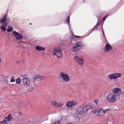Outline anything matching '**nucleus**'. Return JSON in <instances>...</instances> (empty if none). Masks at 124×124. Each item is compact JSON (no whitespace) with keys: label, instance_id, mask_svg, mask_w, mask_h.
Returning a JSON list of instances; mask_svg holds the SVG:
<instances>
[{"label":"nucleus","instance_id":"9d476101","mask_svg":"<svg viewBox=\"0 0 124 124\" xmlns=\"http://www.w3.org/2000/svg\"><path fill=\"white\" fill-rule=\"evenodd\" d=\"M60 76L62 79L66 82H69L70 80L69 76L64 72H62L60 73Z\"/></svg>","mask_w":124,"mask_h":124},{"label":"nucleus","instance_id":"20e7f679","mask_svg":"<svg viewBox=\"0 0 124 124\" xmlns=\"http://www.w3.org/2000/svg\"><path fill=\"white\" fill-rule=\"evenodd\" d=\"M117 96L115 93H109L107 95L106 99L111 103L115 102L117 101Z\"/></svg>","mask_w":124,"mask_h":124},{"label":"nucleus","instance_id":"39448f33","mask_svg":"<svg viewBox=\"0 0 124 124\" xmlns=\"http://www.w3.org/2000/svg\"><path fill=\"white\" fill-rule=\"evenodd\" d=\"M85 44L82 42H78L72 48V51L76 52L78 50L82 48L85 46Z\"/></svg>","mask_w":124,"mask_h":124},{"label":"nucleus","instance_id":"b1692460","mask_svg":"<svg viewBox=\"0 0 124 124\" xmlns=\"http://www.w3.org/2000/svg\"><path fill=\"white\" fill-rule=\"evenodd\" d=\"M57 104L58 103L57 102H56L55 101H54L51 102L52 105L55 107H57Z\"/></svg>","mask_w":124,"mask_h":124},{"label":"nucleus","instance_id":"1a4fd4ad","mask_svg":"<svg viewBox=\"0 0 124 124\" xmlns=\"http://www.w3.org/2000/svg\"><path fill=\"white\" fill-rule=\"evenodd\" d=\"M7 14L3 15L0 18V23L1 24H8L9 22V18L7 16Z\"/></svg>","mask_w":124,"mask_h":124},{"label":"nucleus","instance_id":"f8f14e48","mask_svg":"<svg viewBox=\"0 0 124 124\" xmlns=\"http://www.w3.org/2000/svg\"><path fill=\"white\" fill-rule=\"evenodd\" d=\"M76 62L79 65H82L84 64V60L82 57L78 55L74 56Z\"/></svg>","mask_w":124,"mask_h":124},{"label":"nucleus","instance_id":"f3484780","mask_svg":"<svg viewBox=\"0 0 124 124\" xmlns=\"http://www.w3.org/2000/svg\"><path fill=\"white\" fill-rule=\"evenodd\" d=\"M112 49V47L111 45L109 44H107L104 48L105 52H109L110 50Z\"/></svg>","mask_w":124,"mask_h":124},{"label":"nucleus","instance_id":"dca6fc26","mask_svg":"<svg viewBox=\"0 0 124 124\" xmlns=\"http://www.w3.org/2000/svg\"><path fill=\"white\" fill-rule=\"evenodd\" d=\"M33 78L34 80H37L39 81L44 79V78L40 75H36L34 76Z\"/></svg>","mask_w":124,"mask_h":124},{"label":"nucleus","instance_id":"e433bc0d","mask_svg":"<svg viewBox=\"0 0 124 124\" xmlns=\"http://www.w3.org/2000/svg\"><path fill=\"white\" fill-rule=\"evenodd\" d=\"M19 113L20 114H21V113Z\"/></svg>","mask_w":124,"mask_h":124},{"label":"nucleus","instance_id":"72a5a7b5","mask_svg":"<svg viewBox=\"0 0 124 124\" xmlns=\"http://www.w3.org/2000/svg\"><path fill=\"white\" fill-rule=\"evenodd\" d=\"M107 15H106L105 17H105V18H106V17H107Z\"/></svg>","mask_w":124,"mask_h":124},{"label":"nucleus","instance_id":"bb28decb","mask_svg":"<svg viewBox=\"0 0 124 124\" xmlns=\"http://www.w3.org/2000/svg\"><path fill=\"white\" fill-rule=\"evenodd\" d=\"M61 121L60 120L54 122L53 123H52L51 124H60Z\"/></svg>","mask_w":124,"mask_h":124},{"label":"nucleus","instance_id":"6e6552de","mask_svg":"<svg viewBox=\"0 0 124 124\" xmlns=\"http://www.w3.org/2000/svg\"><path fill=\"white\" fill-rule=\"evenodd\" d=\"M121 76L122 75L120 73H115L109 75L108 76V78L109 80L111 81L113 79L120 78Z\"/></svg>","mask_w":124,"mask_h":124},{"label":"nucleus","instance_id":"7ed1b4c3","mask_svg":"<svg viewBox=\"0 0 124 124\" xmlns=\"http://www.w3.org/2000/svg\"><path fill=\"white\" fill-rule=\"evenodd\" d=\"M109 110V109H107L104 110L101 108H97L93 111V112L97 116H105V113H107Z\"/></svg>","mask_w":124,"mask_h":124},{"label":"nucleus","instance_id":"0eeeda50","mask_svg":"<svg viewBox=\"0 0 124 124\" xmlns=\"http://www.w3.org/2000/svg\"><path fill=\"white\" fill-rule=\"evenodd\" d=\"M62 50L60 48L55 47L53 53V55H55L58 58H60L62 56Z\"/></svg>","mask_w":124,"mask_h":124},{"label":"nucleus","instance_id":"aec40b11","mask_svg":"<svg viewBox=\"0 0 124 124\" xmlns=\"http://www.w3.org/2000/svg\"><path fill=\"white\" fill-rule=\"evenodd\" d=\"M8 24H3L1 27V30L3 31H5L6 30V28L7 26V25Z\"/></svg>","mask_w":124,"mask_h":124},{"label":"nucleus","instance_id":"412c9836","mask_svg":"<svg viewBox=\"0 0 124 124\" xmlns=\"http://www.w3.org/2000/svg\"><path fill=\"white\" fill-rule=\"evenodd\" d=\"M97 17V19H98V22H97V24H96V26H95V27H94V28L93 29H92V30H90L89 32H88L89 33V34H90L91 33V32H92V31L95 29V28L98 25H99V24H100L101 23L99 22V17Z\"/></svg>","mask_w":124,"mask_h":124},{"label":"nucleus","instance_id":"393cba45","mask_svg":"<svg viewBox=\"0 0 124 124\" xmlns=\"http://www.w3.org/2000/svg\"><path fill=\"white\" fill-rule=\"evenodd\" d=\"M63 104L61 103H58L57 104V106L56 107L58 108H60L62 107L63 106Z\"/></svg>","mask_w":124,"mask_h":124},{"label":"nucleus","instance_id":"473e14b6","mask_svg":"<svg viewBox=\"0 0 124 124\" xmlns=\"http://www.w3.org/2000/svg\"><path fill=\"white\" fill-rule=\"evenodd\" d=\"M106 19L105 17H104V18H103L102 19V20H105V19Z\"/></svg>","mask_w":124,"mask_h":124},{"label":"nucleus","instance_id":"2f4dec72","mask_svg":"<svg viewBox=\"0 0 124 124\" xmlns=\"http://www.w3.org/2000/svg\"><path fill=\"white\" fill-rule=\"evenodd\" d=\"M74 36H75V37H76L77 38H79L81 37H80V36H77L74 35Z\"/></svg>","mask_w":124,"mask_h":124},{"label":"nucleus","instance_id":"c85d7f7f","mask_svg":"<svg viewBox=\"0 0 124 124\" xmlns=\"http://www.w3.org/2000/svg\"><path fill=\"white\" fill-rule=\"evenodd\" d=\"M15 81V80L14 79V77H12L10 80V82H14Z\"/></svg>","mask_w":124,"mask_h":124},{"label":"nucleus","instance_id":"7c9ffc66","mask_svg":"<svg viewBox=\"0 0 124 124\" xmlns=\"http://www.w3.org/2000/svg\"><path fill=\"white\" fill-rule=\"evenodd\" d=\"M101 27H102L101 29H102V31L103 36L104 38H105V35H104V31L103 30V28H102V24L101 25Z\"/></svg>","mask_w":124,"mask_h":124},{"label":"nucleus","instance_id":"2eb2a0df","mask_svg":"<svg viewBox=\"0 0 124 124\" xmlns=\"http://www.w3.org/2000/svg\"><path fill=\"white\" fill-rule=\"evenodd\" d=\"M113 93L115 94L116 95L117 93V95H120L121 93V89L119 88H116L113 89L112 90Z\"/></svg>","mask_w":124,"mask_h":124},{"label":"nucleus","instance_id":"f03ea898","mask_svg":"<svg viewBox=\"0 0 124 124\" xmlns=\"http://www.w3.org/2000/svg\"><path fill=\"white\" fill-rule=\"evenodd\" d=\"M89 106H85L83 105L79 106L76 109V114L79 116L83 115L90 109Z\"/></svg>","mask_w":124,"mask_h":124},{"label":"nucleus","instance_id":"9b49d317","mask_svg":"<svg viewBox=\"0 0 124 124\" xmlns=\"http://www.w3.org/2000/svg\"><path fill=\"white\" fill-rule=\"evenodd\" d=\"M12 118L11 114H10L8 116L5 117L3 120L0 122V124H6L7 121H11Z\"/></svg>","mask_w":124,"mask_h":124},{"label":"nucleus","instance_id":"a211bd4d","mask_svg":"<svg viewBox=\"0 0 124 124\" xmlns=\"http://www.w3.org/2000/svg\"><path fill=\"white\" fill-rule=\"evenodd\" d=\"M73 37H71L69 39H67L65 41V42L66 44H68V45H70L72 43V41Z\"/></svg>","mask_w":124,"mask_h":124},{"label":"nucleus","instance_id":"f704fd0d","mask_svg":"<svg viewBox=\"0 0 124 124\" xmlns=\"http://www.w3.org/2000/svg\"><path fill=\"white\" fill-rule=\"evenodd\" d=\"M17 62V63H19V62Z\"/></svg>","mask_w":124,"mask_h":124},{"label":"nucleus","instance_id":"a878e982","mask_svg":"<svg viewBox=\"0 0 124 124\" xmlns=\"http://www.w3.org/2000/svg\"><path fill=\"white\" fill-rule=\"evenodd\" d=\"M21 81V80L19 78H17L16 80V83L18 84H19Z\"/></svg>","mask_w":124,"mask_h":124},{"label":"nucleus","instance_id":"ddd939ff","mask_svg":"<svg viewBox=\"0 0 124 124\" xmlns=\"http://www.w3.org/2000/svg\"><path fill=\"white\" fill-rule=\"evenodd\" d=\"M77 102L76 101L73 100L72 101H70L67 102L66 106L68 108H71L75 105H77Z\"/></svg>","mask_w":124,"mask_h":124},{"label":"nucleus","instance_id":"4be33fe9","mask_svg":"<svg viewBox=\"0 0 124 124\" xmlns=\"http://www.w3.org/2000/svg\"><path fill=\"white\" fill-rule=\"evenodd\" d=\"M70 17L69 16H68V17H67L66 19V20L65 21V23H66L67 24H68L69 25V28L70 30V25L69 24L70 23Z\"/></svg>","mask_w":124,"mask_h":124},{"label":"nucleus","instance_id":"6ab92c4d","mask_svg":"<svg viewBox=\"0 0 124 124\" xmlns=\"http://www.w3.org/2000/svg\"><path fill=\"white\" fill-rule=\"evenodd\" d=\"M36 49L38 51L43 50L45 49L44 47L39 46H37L35 47Z\"/></svg>","mask_w":124,"mask_h":124},{"label":"nucleus","instance_id":"c756f323","mask_svg":"<svg viewBox=\"0 0 124 124\" xmlns=\"http://www.w3.org/2000/svg\"><path fill=\"white\" fill-rule=\"evenodd\" d=\"M98 99H95L94 100V102L96 104H97L98 103Z\"/></svg>","mask_w":124,"mask_h":124},{"label":"nucleus","instance_id":"f257e3e1","mask_svg":"<svg viewBox=\"0 0 124 124\" xmlns=\"http://www.w3.org/2000/svg\"><path fill=\"white\" fill-rule=\"evenodd\" d=\"M23 85L26 87L29 92L33 91L35 88V85L33 82H31L29 78H24L22 80Z\"/></svg>","mask_w":124,"mask_h":124},{"label":"nucleus","instance_id":"4468645a","mask_svg":"<svg viewBox=\"0 0 124 124\" xmlns=\"http://www.w3.org/2000/svg\"><path fill=\"white\" fill-rule=\"evenodd\" d=\"M13 34L14 36L17 40H20L22 38V35L17 32L14 31L13 32Z\"/></svg>","mask_w":124,"mask_h":124},{"label":"nucleus","instance_id":"5701e85b","mask_svg":"<svg viewBox=\"0 0 124 124\" xmlns=\"http://www.w3.org/2000/svg\"><path fill=\"white\" fill-rule=\"evenodd\" d=\"M13 29V28L11 26L8 27L7 29V31L8 32H10Z\"/></svg>","mask_w":124,"mask_h":124},{"label":"nucleus","instance_id":"cd10ccee","mask_svg":"<svg viewBox=\"0 0 124 124\" xmlns=\"http://www.w3.org/2000/svg\"><path fill=\"white\" fill-rule=\"evenodd\" d=\"M8 80L7 79H6L4 81V84L6 85H8Z\"/></svg>","mask_w":124,"mask_h":124},{"label":"nucleus","instance_id":"c9c22d12","mask_svg":"<svg viewBox=\"0 0 124 124\" xmlns=\"http://www.w3.org/2000/svg\"><path fill=\"white\" fill-rule=\"evenodd\" d=\"M31 107H32V105H31Z\"/></svg>","mask_w":124,"mask_h":124},{"label":"nucleus","instance_id":"423d86ee","mask_svg":"<svg viewBox=\"0 0 124 124\" xmlns=\"http://www.w3.org/2000/svg\"><path fill=\"white\" fill-rule=\"evenodd\" d=\"M85 44L82 42H78L72 48V51L76 52L78 50L82 48L85 46Z\"/></svg>","mask_w":124,"mask_h":124},{"label":"nucleus","instance_id":"4c0bfd02","mask_svg":"<svg viewBox=\"0 0 124 124\" xmlns=\"http://www.w3.org/2000/svg\"><path fill=\"white\" fill-rule=\"evenodd\" d=\"M30 25H31V23H30Z\"/></svg>","mask_w":124,"mask_h":124}]
</instances>
